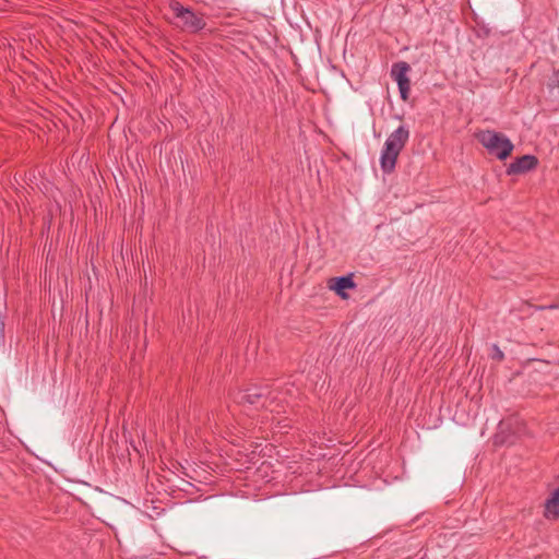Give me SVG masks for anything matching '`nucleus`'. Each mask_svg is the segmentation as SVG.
Listing matches in <instances>:
<instances>
[{"instance_id":"1","label":"nucleus","mask_w":559,"mask_h":559,"mask_svg":"<svg viewBox=\"0 0 559 559\" xmlns=\"http://www.w3.org/2000/svg\"><path fill=\"white\" fill-rule=\"evenodd\" d=\"M409 139V130L400 126L385 140L380 156V166L384 174H391L396 166V160Z\"/></svg>"},{"instance_id":"2","label":"nucleus","mask_w":559,"mask_h":559,"mask_svg":"<svg viewBox=\"0 0 559 559\" xmlns=\"http://www.w3.org/2000/svg\"><path fill=\"white\" fill-rule=\"evenodd\" d=\"M275 396L267 385L251 384L243 390H238L234 394V401L238 404L250 405L254 408H264L270 412H277L273 406Z\"/></svg>"},{"instance_id":"3","label":"nucleus","mask_w":559,"mask_h":559,"mask_svg":"<svg viewBox=\"0 0 559 559\" xmlns=\"http://www.w3.org/2000/svg\"><path fill=\"white\" fill-rule=\"evenodd\" d=\"M173 12L176 17L182 21L183 27L189 32L195 33L205 27V21L201 15L195 14L189 8H185L180 2H174L170 4Z\"/></svg>"},{"instance_id":"4","label":"nucleus","mask_w":559,"mask_h":559,"mask_svg":"<svg viewBox=\"0 0 559 559\" xmlns=\"http://www.w3.org/2000/svg\"><path fill=\"white\" fill-rule=\"evenodd\" d=\"M411 66L405 61L396 62L392 66L391 76L397 83L401 98L407 100L411 91V81L408 79V72Z\"/></svg>"},{"instance_id":"5","label":"nucleus","mask_w":559,"mask_h":559,"mask_svg":"<svg viewBox=\"0 0 559 559\" xmlns=\"http://www.w3.org/2000/svg\"><path fill=\"white\" fill-rule=\"evenodd\" d=\"M513 150L514 144L507 135L491 131V156L504 160L511 156Z\"/></svg>"},{"instance_id":"6","label":"nucleus","mask_w":559,"mask_h":559,"mask_svg":"<svg viewBox=\"0 0 559 559\" xmlns=\"http://www.w3.org/2000/svg\"><path fill=\"white\" fill-rule=\"evenodd\" d=\"M538 166V158L534 155H523L515 158L506 168L508 176L524 175Z\"/></svg>"},{"instance_id":"7","label":"nucleus","mask_w":559,"mask_h":559,"mask_svg":"<svg viewBox=\"0 0 559 559\" xmlns=\"http://www.w3.org/2000/svg\"><path fill=\"white\" fill-rule=\"evenodd\" d=\"M544 516L547 520L559 519V487L555 489L546 500Z\"/></svg>"},{"instance_id":"8","label":"nucleus","mask_w":559,"mask_h":559,"mask_svg":"<svg viewBox=\"0 0 559 559\" xmlns=\"http://www.w3.org/2000/svg\"><path fill=\"white\" fill-rule=\"evenodd\" d=\"M332 281L334 282V284H331L330 288L335 290V293L342 298H346V289H350L356 286L350 276H340L333 278Z\"/></svg>"},{"instance_id":"9","label":"nucleus","mask_w":559,"mask_h":559,"mask_svg":"<svg viewBox=\"0 0 559 559\" xmlns=\"http://www.w3.org/2000/svg\"><path fill=\"white\" fill-rule=\"evenodd\" d=\"M509 421H500L498 429L499 431L495 435L496 444L513 443L514 438L511 435L504 436V432L510 429Z\"/></svg>"},{"instance_id":"10","label":"nucleus","mask_w":559,"mask_h":559,"mask_svg":"<svg viewBox=\"0 0 559 559\" xmlns=\"http://www.w3.org/2000/svg\"><path fill=\"white\" fill-rule=\"evenodd\" d=\"M477 139L484 147L489 148V131H480L477 134Z\"/></svg>"},{"instance_id":"11","label":"nucleus","mask_w":559,"mask_h":559,"mask_svg":"<svg viewBox=\"0 0 559 559\" xmlns=\"http://www.w3.org/2000/svg\"><path fill=\"white\" fill-rule=\"evenodd\" d=\"M491 358L499 359V360H501L503 358V353L495 345L491 346Z\"/></svg>"},{"instance_id":"12","label":"nucleus","mask_w":559,"mask_h":559,"mask_svg":"<svg viewBox=\"0 0 559 559\" xmlns=\"http://www.w3.org/2000/svg\"><path fill=\"white\" fill-rule=\"evenodd\" d=\"M554 75L556 78L557 87L559 88V68L555 71Z\"/></svg>"},{"instance_id":"13","label":"nucleus","mask_w":559,"mask_h":559,"mask_svg":"<svg viewBox=\"0 0 559 559\" xmlns=\"http://www.w3.org/2000/svg\"><path fill=\"white\" fill-rule=\"evenodd\" d=\"M4 332V323L0 320V335H3Z\"/></svg>"}]
</instances>
